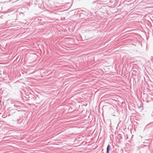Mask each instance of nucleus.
<instances>
[{
  "instance_id": "obj_1",
  "label": "nucleus",
  "mask_w": 153,
  "mask_h": 153,
  "mask_svg": "<svg viewBox=\"0 0 153 153\" xmlns=\"http://www.w3.org/2000/svg\"><path fill=\"white\" fill-rule=\"evenodd\" d=\"M110 146L108 144L107 147L106 149V153H109V151L110 150Z\"/></svg>"
},
{
  "instance_id": "obj_2",
  "label": "nucleus",
  "mask_w": 153,
  "mask_h": 153,
  "mask_svg": "<svg viewBox=\"0 0 153 153\" xmlns=\"http://www.w3.org/2000/svg\"><path fill=\"white\" fill-rule=\"evenodd\" d=\"M14 106L15 108H16L17 109L20 108V106L16 104H15Z\"/></svg>"
},
{
  "instance_id": "obj_3",
  "label": "nucleus",
  "mask_w": 153,
  "mask_h": 153,
  "mask_svg": "<svg viewBox=\"0 0 153 153\" xmlns=\"http://www.w3.org/2000/svg\"><path fill=\"white\" fill-rule=\"evenodd\" d=\"M10 137V136H7V137H4L3 138V139L4 140H6L7 138H8Z\"/></svg>"
},
{
  "instance_id": "obj_4",
  "label": "nucleus",
  "mask_w": 153,
  "mask_h": 153,
  "mask_svg": "<svg viewBox=\"0 0 153 153\" xmlns=\"http://www.w3.org/2000/svg\"><path fill=\"white\" fill-rule=\"evenodd\" d=\"M20 120H20V119H18V120H17V121H18V122H19V123H20V122H19V121H20Z\"/></svg>"
},
{
  "instance_id": "obj_5",
  "label": "nucleus",
  "mask_w": 153,
  "mask_h": 153,
  "mask_svg": "<svg viewBox=\"0 0 153 153\" xmlns=\"http://www.w3.org/2000/svg\"><path fill=\"white\" fill-rule=\"evenodd\" d=\"M2 75V74L1 73H0V77H1V76Z\"/></svg>"
}]
</instances>
